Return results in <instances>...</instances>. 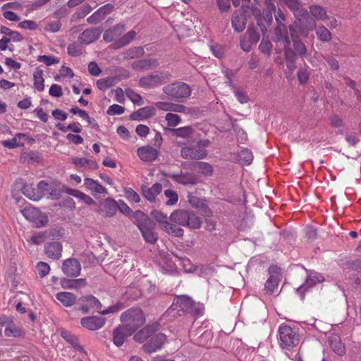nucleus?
<instances>
[{
    "label": "nucleus",
    "mask_w": 361,
    "mask_h": 361,
    "mask_svg": "<svg viewBox=\"0 0 361 361\" xmlns=\"http://www.w3.org/2000/svg\"><path fill=\"white\" fill-rule=\"evenodd\" d=\"M137 154L143 161H152L158 157V149L155 147L146 145L139 147Z\"/></svg>",
    "instance_id": "ddd939ff"
},
{
    "label": "nucleus",
    "mask_w": 361,
    "mask_h": 361,
    "mask_svg": "<svg viewBox=\"0 0 361 361\" xmlns=\"http://www.w3.org/2000/svg\"><path fill=\"white\" fill-rule=\"evenodd\" d=\"M159 109L164 111H171L178 113L189 114L190 109L184 105L171 102H159Z\"/></svg>",
    "instance_id": "b1692460"
},
{
    "label": "nucleus",
    "mask_w": 361,
    "mask_h": 361,
    "mask_svg": "<svg viewBox=\"0 0 361 361\" xmlns=\"http://www.w3.org/2000/svg\"><path fill=\"white\" fill-rule=\"evenodd\" d=\"M162 90L166 97L169 99H185L191 94L190 87L181 82L167 85Z\"/></svg>",
    "instance_id": "39448f33"
},
{
    "label": "nucleus",
    "mask_w": 361,
    "mask_h": 361,
    "mask_svg": "<svg viewBox=\"0 0 361 361\" xmlns=\"http://www.w3.org/2000/svg\"><path fill=\"white\" fill-rule=\"evenodd\" d=\"M124 307H124L123 304L122 302H119L111 307H109L107 309H105L104 310H101L100 314L105 315V314H108L110 313H116V312H118V311L123 310Z\"/></svg>",
    "instance_id": "864d4df0"
},
{
    "label": "nucleus",
    "mask_w": 361,
    "mask_h": 361,
    "mask_svg": "<svg viewBox=\"0 0 361 361\" xmlns=\"http://www.w3.org/2000/svg\"><path fill=\"white\" fill-rule=\"evenodd\" d=\"M324 280V276L318 273L310 274L306 280L305 283L300 286L298 289L297 292L300 295L302 299L304 298V293L307 290V288L312 286L317 283H321Z\"/></svg>",
    "instance_id": "f3484780"
},
{
    "label": "nucleus",
    "mask_w": 361,
    "mask_h": 361,
    "mask_svg": "<svg viewBox=\"0 0 361 361\" xmlns=\"http://www.w3.org/2000/svg\"><path fill=\"white\" fill-rule=\"evenodd\" d=\"M143 238L147 242L154 243L157 241V236L149 228L140 227Z\"/></svg>",
    "instance_id": "de8ad7c7"
},
{
    "label": "nucleus",
    "mask_w": 361,
    "mask_h": 361,
    "mask_svg": "<svg viewBox=\"0 0 361 361\" xmlns=\"http://www.w3.org/2000/svg\"><path fill=\"white\" fill-rule=\"evenodd\" d=\"M310 78V73L306 69H300L298 72V78L301 84H305Z\"/></svg>",
    "instance_id": "680f3d73"
},
{
    "label": "nucleus",
    "mask_w": 361,
    "mask_h": 361,
    "mask_svg": "<svg viewBox=\"0 0 361 361\" xmlns=\"http://www.w3.org/2000/svg\"><path fill=\"white\" fill-rule=\"evenodd\" d=\"M79 302L81 305V310L83 313H87L90 311H96L100 314L102 304L98 299L92 295H87L80 298Z\"/></svg>",
    "instance_id": "6e6552de"
},
{
    "label": "nucleus",
    "mask_w": 361,
    "mask_h": 361,
    "mask_svg": "<svg viewBox=\"0 0 361 361\" xmlns=\"http://www.w3.org/2000/svg\"><path fill=\"white\" fill-rule=\"evenodd\" d=\"M18 26L21 28L27 30H36L37 28V24L35 21L30 20H25L20 22L18 24Z\"/></svg>",
    "instance_id": "e2e57ef3"
},
{
    "label": "nucleus",
    "mask_w": 361,
    "mask_h": 361,
    "mask_svg": "<svg viewBox=\"0 0 361 361\" xmlns=\"http://www.w3.org/2000/svg\"><path fill=\"white\" fill-rule=\"evenodd\" d=\"M157 329L158 324L157 322L148 324L134 336V339L136 341L142 343L145 341L150 340L153 337L158 338L157 334Z\"/></svg>",
    "instance_id": "1a4fd4ad"
},
{
    "label": "nucleus",
    "mask_w": 361,
    "mask_h": 361,
    "mask_svg": "<svg viewBox=\"0 0 361 361\" xmlns=\"http://www.w3.org/2000/svg\"><path fill=\"white\" fill-rule=\"evenodd\" d=\"M102 207L101 211L105 216L108 217L114 216L118 209L117 202L111 197L105 199L102 203Z\"/></svg>",
    "instance_id": "aec40b11"
},
{
    "label": "nucleus",
    "mask_w": 361,
    "mask_h": 361,
    "mask_svg": "<svg viewBox=\"0 0 361 361\" xmlns=\"http://www.w3.org/2000/svg\"><path fill=\"white\" fill-rule=\"evenodd\" d=\"M84 185L85 188L90 191L92 195L97 194L105 195L107 193V190L99 181L93 180L92 178H86L84 179Z\"/></svg>",
    "instance_id": "6ab92c4d"
},
{
    "label": "nucleus",
    "mask_w": 361,
    "mask_h": 361,
    "mask_svg": "<svg viewBox=\"0 0 361 361\" xmlns=\"http://www.w3.org/2000/svg\"><path fill=\"white\" fill-rule=\"evenodd\" d=\"M126 94L127 97L134 104L138 106L143 104V100L142 97L135 92L134 90L128 89L126 90Z\"/></svg>",
    "instance_id": "a19ab883"
},
{
    "label": "nucleus",
    "mask_w": 361,
    "mask_h": 361,
    "mask_svg": "<svg viewBox=\"0 0 361 361\" xmlns=\"http://www.w3.org/2000/svg\"><path fill=\"white\" fill-rule=\"evenodd\" d=\"M121 322L130 333L135 332L146 322L145 314L140 308H130L121 314Z\"/></svg>",
    "instance_id": "f257e3e1"
},
{
    "label": "nucleus",
    "mask_w": 361,
    "mask_h": 361,
    "mask_svg": "<svg viewBox=\"0 0 361 361\" xmlns=\"http://www.w3.org/2000/svg\"><path fill=\"white\" fill-rule=\"evenodd\" d=\"M68 53L71 56H77L82 54V49L76 44H70L68 47Z\"/></svg>",
    "instance_id": "774afa93"
},
{
    "label": "nucleus",
    "mask_w": 361,
    "mask_h": 361,
    "mask_svg": "<svg viewBox=\"0 0 361 361\" xmlns=\"http://www.w3.org/2000/svg\"><path fill=\"white\" fill-rule=\"evenodd\" d=\"M113 9L114 6L110 4H107L100 7L97 11L88 17L87 18V21L90 24H97L102 20L106 15L109 14Z\"/></svg>",
    "instance_id": "4468645a"
},
{
    "label": "nucleus",
    "mask_w": 361,
    "mask_h": 361,
    "mask_svg": "<svg viewBox=\"0 0 361 361\" xmlns=\"http://www.w3.org/2000/svg\"><path fill=\"white\" fill-rule=\"evenodd\" d=\"M170 219L171 221L191 229H199L202 224L200 217L194 212L185 209L174 211L171 214Z\"/></svg>",
    "instance_id": "20e7f679"
},
{
    "label": "nucleus",
    "mask_w": 361,
    "mask_h": 361,
    "mask_svg": "<svg viewBox=\"0 0 361 361\" xmlns=\"http://www.w3.org/2000/svg\"><path fill=\"white\" fill-rule=\"evenodd\" d=\"M209 140H200L183 146L180 149V156L185 159H202L207 157L206 148L209 146Z\"/></svg>",
    "instance_id": "7ed1b4c3"
},
{
    "label": "nucleus",
    "mask_w": 361,
    "mask_h": 361,
    "mask_svg": "<svg viewBox=\"0 0 361 361\" xmlns=\"http://www.w3.org/2000/svg\"><path fill=\"white\" fill-rule=\"evenodd\" d=\"M136 133L140 137H145L149 132V128L143 124H139L135 128Z\"/></svg>",
    "instance_id": "338daca9"
},
{
    "label": "nucleus",
    "mask_w": 361,
    "mask_h": 361,
    "mask_svg": "<svg viewBox=\"0 0 361 361\" xmlns=\"http://www.w3.org/2000/svg\"><path fill=\"white\" fill-rule=\"evenodd\" d=\"M279 344L284 350H291L298 345L300 335L293 327L287 324H281L278 329Z\"/></svg>",
    "instance_id": "f03ea898"
},
{
    "label": "nucleus",
    "mask_w": 361,
    "mask_h": 361,
    "mask_svg": "<svg viewBox=\"0 0 361 361\" xmlns=\"http://www.w3.org/2000/svg\"><path fill=\"white\" fill-rule=\"evenodd\" d=\"M92 11V7L89 4H84L82 5L80 9L78 11L76 14L79 18H84L85 16H87L89 13H90Z\"/></svg>",
    "instance_id": "69168bd1"
},
{
    "label": "nucleus",
    "mask_w": 361,
    "mask_h": 361,
    "mask_svg": "<svg viewBox=\"0 0 361 361\" xmlns=\"http://www.w3.org/2000/svg\"><path fill=\"white\" fill-rule=\"evenodd\" d=\"M317 37L322 42H329L331 39V33L324 25L319 26L316 29Z\"/></svg>",
    "instance_id": "4c0bfd02"
},
{
    "label": "nucleus",
    "mask_w": 361,
    "mask_h": 361,
    "mask_svg": "<svg viewBox=\"0 0 361 361\" xmlns=\"http://www.w3.org/2000/svg\"><path fill=\"white\" fill-rule=\"evenodd\" d=\"M239 157L240 160L247 165H249L253 159L252 153L248 149H243L239 154Z\"/></svg>",
    "instance_id": "8fccbe9b"
},
{
    "label": "nucleus",
    "mask_w": 361,
    "mask_h": 361,
    "mask_svg": "<svg viewBox=\"0 0 361 361\" xmlns=\"http://www.w3.org/2000/svg\"><path fill=\"white\" fill-rule=\"evenodd\" d=\"M4 334L7 337H20L25 334V331L11 322L5 329Z\"/></svg>",
    "instance_id": "473e14b6"
},
{
    "label": "nucleus",
    "mask_w": 361,
    "mask_h": 361,
    "mask_svg": "<svg viewBox=\"0 0 361 361\" xmlns=\"http://www.w3.org/2000/svg\"><path fill=\"white\" fill-rule=\"evenodd\" d=\"M154 114L155 111L152 107L145 106L131 114L129 118L131 121H142Z\"/></svg>",
    "instance_id": "4be33fe9"
},
{
    "label": "nucleus",
    "mask_w": 361,
    "mask_h": 361,
    "mask_svg": "<svg viewBox=\"0 0 361 361\" xmlns=\"http://www.w3.org/2000/svg\"><path fill=\"white\" fill-rule=\"evenodd\" d=\"M173 180L183 185H195L197 183L196 176L192 173H185L173 175Z\"/></svg>",
    "instance_id": "393cba45"
},
{
    "label": "nucleus",
    "mask_w": 361,
    "mask_h": 361,
    "mask_svg": "<svg viewBox=\"0 0 361 361\" xmlns=\"http://www.w3.org/2000/svg\"><path fill=\"white\" fill-rule=\"evenodd\" d=\"M23 194L32 200H38L40 199V195L38 192H35L32 185H25L23 188Z\"/></svg>",
    "instance_id": "c03bdc74"
},
{
    "label": "nucleus",
    "mask_w": 361,
    "mask_h": 361,
    "mask_svg": "<svg viewBox=\"0 0 361 361\" xmlns=\"http://www.w3.org/2000/svg\"><path fill=\"white\" fill-rule=\"evenodd\" d=\"M125 111V108L121 105H118V104H113V105H111L107 111H106V113L107 114L110 115V116H114V115H121L122 114H123Z\"/></svg>",
    "instance_id": "4d7b16f0"
},
{
    "label": "nucleus",
    "mask_w": 361,
    "mask_h": 361,
    "mask_svg": "<svg viewBox=\"0 0 361 361\" xmlns=\"http://www.w3.org/2000/svg\"><path fill=\"white\" fill-rule=\"evenodd\" d=\"M88 71L90 75L94 76H97L101 73V69L97 64V63L92 61L90 62L88 65Z\"/></svg>",
    "instance_id": "0e129e2a"
},
{
    "label": "nucleus",
    "mask_w": 361,
    "mask_h": 361,
    "mask_svg": "<svg viewBox=\"0 0 361 361\" xmlns=\"http://www.w3.org/2000/svg\"><path fill=\"white\" fill-rule=\"evenodd\" d=\"M24 217L32 222L37 227H42L48 221L47 216L34 207H26L21 211Z\"/></svg>",
    "instance_id": "423d86ee"
},
{
    "label": "nucleus",
    "mask_w": 361,
    "mask_h": 361,
    "mask_svg": "<svg viewBox=\"0 0 361 361\" xmlns=\"http://www.w3.org/2000/svg\"><path fill=\"white\" fill-rule=\"evenodd\" d=\"M171 131L173 135L183 138H190L191 135L194 132L193 129L190 126H185L178 128L176 129H172Z\"/></svg>",
    "instance_id": "e433bc0d"
},
{
    "label": "nucleus",
    "mask_w": 361,
    "mask_h": 361,
    "mask_svg": "<svg viewBox=\"0 0 361 361\" xmlns=\"http://www.w3.org/2000/svg\"><path fill=\"white\" fill-rule=\"evenodd\" d=\"M102 32L99 27H91L84 30L78 37V41L82 44H90L99 39Z\"/></svg>",
    "instance_id": "9b49d317"
},
{
    "label": "nucleus",
    "mask_w": 361,
    "mask_h": 361,
    "mask_svg": "<svg viewBox=\"0 0 361 361\" xmlns=\"http://www.w3.org/2000/svg\"><path fill=\"white\" fill-rule=\"evenodd\" d=\"M33 78L35 88L39 92L43 91L44 89L43 71L39 69L36 70L33 73Z\"/></svg>",
    "instance_id": "c9c22d12"
},
{
    "label": "nucleus",
    "mask_w": 361,
    "mask_h": 361,
    "mask_svg": "<svg viewBox=\"0 0 361 361\" xmlns=\"http://www.w3.org/2000/svg\"><path fill=\"white\" fill-rule=\"evenodd\" d=\"M269 277L264 284L267 294L271 295L278 288L279 282L281 279V269L277 266H271L269 269Z\"/></svg>",
    "instance_id": "0eeeda50"
},
{
    "label": "nucleus",
    "mask_w": 361,
    "mask_h": 361,
    "mask_svg": "<svg viewBox=\"0 0 361 361\" xmlns=\"http://www.w3.org/2000/svg\"><path fill=\"white\" fill-rule=\"evenodd\" d=\"M61 27V23L59 20L47 23L44 27V30L47 32H56L59 31Z\"/></svg>",
    "instance_id": "13d9d810"
},
{
    "label": "nucleus",
    "mask_w": 361,
    "mask_h": 361,
    "mask_svg": "<svg viewBox=\"0 0 361 361\" xmlns=\"http://www.w3.org/2000/svg\"><path fill=\"white\" fill-rule=\"evenodd\" d=\"M164 195L166 198L165 204L168 206L174 205L178 200V194L176 191L172 190H164Z\"/></svg>",
    "instance_id": "37998d69"
},
{
    "label": "nucleus",
    "mask_w": 361,
    "mask_h": 361,
    "mask_svg": "<svg viewBox=\"0 0 361 361\" xmlns=\"http://www.w3.org/2000/svg\"><path fill=\"white\" fill-rule=\"evenodd\" d=\"M210 49L216 58L222 59L224 56V48L218 44L212 45L210 47Z\"/></svg>",
    "instance_id": "052dcab7"
},
{
    "label": "nucleus",
    "mask_w": 361,
    "mask_h": 361,
    "mask_svg": "<svg viewBox=\"0 0 361 361\" xmlns=\"http://www.w3.org/2000/svg\"><path fill=\"white\" fill-rule=\"evenodd\" d=\"M56 298L66 307L73 305L77 299L76 296L70 292H59L56 295Z\"/></svg>",
    "instance_id": "a878e982"
},
{
    "label": "nucleus",
    "mask_w": 361,
    "mask_h": 361,
    "mask_svg": "<svg viewBox=\"0 0 361 361\" xmlns=\"http://www.w3.org/2000/svg\"><path fill=\"white\" fill-rule=\"evenodd\" d=\"M286 26L285 24H279L274 29V37L276 42H281L283 39V36L286 34Z\"/></svg>",
    "instance_id": "a18cd8bd"
},
{
    "label": "nucleus",
    "mask_w": 361,
    "mask_h": 361,
    "mask_svg": "<svg viewBox=\"0 0 361 361\" xmlns=\"http://www.w3.org/2000/svg\"><path fill=\"white\" fill-rule=\"evenodd\" d=\"M271 49L272 44L271 42L269 39H262L259 45V51L264 54L269 55L271 54Z\"/></svg>",
    "instance_id": "6e6d98bb"
},
{
    "label": "nucleus",
    "mask_w": 361,
    "mask_h": 361,
    "mask_svg": "<svg viewBox=\"0 0 361 361\" xmlns=\"http://www.w3.org/2000/svg\"><path fill=\"white\" fill-rule=\"evenodd\" d=\"M133 334L130 333L129 329H126L124 325H119L113 331V342L116 346L120 347Z\"/></svg>",
    "instance_id": "dca6fc26"
},
{
    "label": "nucleus",
    "mask_w": 361,
    "mask_h": 361,
    "mask_svg": "<svg viewBox=\"0 0 361 361\" xmlns=\"http://www.w3.org/2000/svg\"><path fill=\"white\" fill-rule=\"evenodd\" d=\"M37 61L44 63L46 66H51L54 64L59 63L60 62L59 59L51 56L40 55L37 57Z\"/></svg>",
    "instance_id": "49530a36"
},
{
    "label": "nucleus",
    "mask_w": 361,
    "mask_h": 361,
    "mask_svg": "<svg viewBox=\"0 0 361 361\" xmlns=\"http://www.w3.org/2000/svg\"><path fill=\"white\" fill-rule=\"evenodd\" d=\"M161 224L159 223V226ZM163 229L169 234L175 236V237H180L183 235L184 231L180 227H178L176 225H173L169 222H164L161 224Z\"/></svg>",
    "instance_id": "7c9ffc66"
},
{
    "label": "nucleus",
    "mask_w": 361,
    "mask_h": 361,
    "mask_svg": "<svg viewBox=\"0 0 361 361\" xmlns=\"http://www.w3.org/2000/svg\"><path fill=\"white\" fill-rule=\"evenodd\" d=\"M143 345V350L147 353H152L157 351L158 348V338L153 337L150 340L145 341Z\"/></svg>",
    "instance_id": "ea45409f"
},
{
    "label": "nucleus",
    "mask_w": 361,
    "mask_h": 361,
    "mask_svg": "<svg viewBox=\"0 0 361 361\" xmlns=\"http://www.w3.org/2000/svg\"><path fill=\"white\" fill-rule=\"evenodd\" d=\"M143 195L146 199L151 202H154L158 195V183H155L151 188L144 186L142 188Z\"/></svg>",
    "instance_id": "f704fd0d"
},
{
    "label": "nucleus",
    "mask_w": 361,
    "mask_h": 361,
    "mask_svg": "<svg viewBox=\"0 0 361 361\" xmlns=\"http://www.w3.org/2000/svg\"><path fill=\"white\" fill-rule=\"evenodd\" d=\"M114 78H105L99 79L97 81V87L101 90H105L115 84Z\"/></svg>",
    "instance_id": "79ce46f5"
},
{
    "label": "nucleus",
    "mask_w": 361,
    "mask_h": 361,
    "mask_svg": "<svg viewBox=\"0 0 361 361\" xmlns=\"http://www.w3.org/2000/svg\"><path fill=\"white\" fill-rule=\"evenodd\" d=\"M125 196L131 202L137 203L140 200L139 195L132 188L125 190Z\"/></svg>",
    "instance_id": "603ef678"
},
{
    "label": "nucleus",
    "mask_w": 361,
    "mask_h": 361,
    "mask_svg": "<svg viewBox=\"0 0 361 361\" xmlns=\"http://www.w3.org/2000/svg\"><path fill=\"white\" fill-rule=\"evenodd\" d=\"M311 15L317 20H324L327 19L326 9L320 6L313 5L310 6Z\"/></svg>",
    "instance_id": "2f4dec72"
},
{
    "label": "nucleus",
    "mask_w": 361,
    "mask_h": 361,
    "mask_svg": "<svg viewBox=\"0 0 361 361\" xmlns=\"http://www.w3.org/2000/svg\"><path fill=\"white\" fill-rule=\"evenodd\" d=\"M137 33L135 30L129 31L115 42L114 47L116 49H119L128 44L135 37Z\"/></svg>",
    "instance_id": "c85d7f7f"
},
{
    "label": "nucleus",
    "mask_w": 361,
    "mask_h": 361,
    "mask_svg": "<svg viewBox=\"0 0 361 361\" xmlns=\"http://www.w3.org/2000/svg\"><path fill=\"white\" fill-rule=\"evenodd\" d=\"M231 24L237 32H241L245 28L246 19L243 15L234 13L231 18Z\"/></svg>",
    "instance_id": "bb28decb"
},
{
    "label": "nucleus",
    "mask_w": 361,
    "mask_h": 361,
    "mask_svg": "<svg viewBox=\"0 0 361 361\" xmlns=\"http://www.w3.org/2000/svg\"><path fill=\"white\" fill-rule=\"evenodd\" d=\"M67 192L68 194L82 201L85 204L87 205H92L95 203L94 200L90 196L80 190L69 189L68 190H67Z\"/></svg>",
    "instance_id": "c756f323"
},
{
    "label": "nucleus",
    "mask_w": 361,
    "mask_h": 361,
    "mask_svg": "<svg viewBox=\"0 0 361 361\" xmlns=\"http://www.w3.org/2000/svg\"><path fill=\"white\" fill-rule=\"evenodd\" d=\"M193 303V300L189 296L179 295L174 299V301L171 307L173 310L180 308L179 310L183 312H188L191 310Z\"/></svg>",
    "instance_id": "a211bd4d"
},
{
    "label": "nucleus",
    "mask_w": 361,
    "mask_h": 361,
    "mask_svg": "<svg viewBox=\"0 0 361 361\" xmlns=\"http://www.w3.org/2000/svg\"><path fill=\"white\" fill-rule=\"evenodd\" d=\"M105 323V318L95 316L85 317L82 318L80 321L82 326L90 331H96L102 328Z\"/></svg>",
    "instance_id": "9d476101"
},
{
    "label": "nucleus",
    "mask_w": 361,
    "mask_h": 361,
    "mask_svg": "<svg viewBox=\"0 0 361 361\" xmlns=\"http://www.w3.org/2000/svg\"><path fill=\"white\" fill-rule=\"evenodd\" d=\"M36 268H37L38 274L39 275V276L41 278H43L45 276H47L50 271V267H49V264L45 262H39L37 264Z\"/></svg>",
    "instance_id": "5fc2aeb1"
},
{
    "label": "nucleus",
    "mask_w": 361,
    "mask_h": 361,
    "mask_svg": "<svg viewBox=\"0 0 361 361\" xmlns=\"http://www.w3.org/2000/svg\"><path fill=\"white\" fill-rule=\"evenodd\" d=\"M293 41L294 49L298 53V54L301 57L305 56L307 53V49L305 44L298 39H293Z\"/></svg>",
    "instance_id": "09e8293b"
},
{
    "label": "nucleus",
    "mask_w": 361,
    "mask_h": 361,
    "mask_svg": "<svg viewBox=\"0 0 361 361\" xmlns=\"http://www.w3.org/2000/svg\"><path fill=\"white\" fill-rule=\"evenodd\" d=\"M62 270L68 276H78L80 273L81 266L76 259L70 258L63 262Z\"/></svg>",
    "instance_id": "f8f14e48"
},
{
    "label": "nucleus",
    "mask_w": 361,
    "mask_h": 361,
    "mask_svg": "<svg viewBox=\"0 0 361 361\" xmlns=\"http://www.w3.org/2000/svg\"><path fill=\"white\" fill-rule=\"evenodd\" d=\"M193 169L202 174L209 176L212 175L213 168L212 166L204 161H198L193 164Z\"/></svg>",
    "instance_id": "72a5a7b5"
},
{
    "label": "nucleus",
    "mask_w": 361,
    "mask_h": 361,
    "mask_svg": "<svg viewBox=\"0 0 361 361\" xmlns=\"http://www.w3.org/2000/svg\"><path fill=\"white\" fill-rule=\"evenodd\" d=\"M86 285L85 279H78L73 280H67L62 283V286L68 288H80Z\"/></svg>",
    "instance_id": "58836bf2"
},
{
    "label": "nucleus",
    "mask_w": 361,
    "mask_h": 361,
    "mask_svg": "<svg viewBox=\"0 0 361 361\" xmlns=\"http://www.w3.org/2000/svg\"><path fill=\"white\" fill-rule=\"evenodd\" d=\"M165 119L167 121L168 126L172 127L176 126L180 121L179 116L172 113H167Z\"/></svg>",
    "instance_id": "3c124183"
},
{
    "label": "nucleus",
    "mask_w": 361,
    "mask_h": 361,
    "mask_svg": "<svg viewBox=\"0 0 361 361\" xmlns=\"http://www.w3.org/2000/svg\"><path fill=\"white\" fill-rule=\"evenodd\" d=\"M49 94L54 97H60L63 95L62 88L60 85L53 84L49 88Z\"/></svg>",
    "instance_id": "bf43d9fd"
},
{
    "label": "nucleus",
    "mask_w": 361,
    "mask_h": 361,
    "mask_svg": "<svg viewBox=\"0 0 361 361\" xmlns=\"http://www.w3.org/2000/svg\"><path fill=\"white\" fill-rule=\"evenodd\" d=\"M72 162L76 166H80L88 170H95L98 168L96 161L86 158L73 157Z\"/></svg>",
    "instance_id": "cd10ccee"
},
{
    "label": "nucleus",
    "mask_w": 361,
    "mask_h": 361,
    "mask_svg": "<svg viewBox=\"0 0 361 361\" xmlns=\"http://www.w3.org/2000/svg\"><path fill=\"white\" fill-rule=\"evenodd\" d=\"M46 255L54 259H58L61 257L62 245L58 241L47 243L44 247Z\"/></svg>",
    "instance_id": "412c9836"
},
{
    "label": "nucleus",
    "mask_w": 361,
    "mask_h": 361,
    "mask_svg": "<svg viewBox=\"0 0 361 361\" xmlns=\"http://www.w3.org/2000/svg\"><path fill=\"white\" fill-rule=\"evenodd\" d=\"M329 343L332 350L339 356H342L345 353L344 344L341 342V338L337 335H333L329 337Z\"/></svg>",
    "instance_id": "5701e85b"
},
{
    "label": "nucleus",
    "mask_w": 361,
    "mask_h": 361,
    "mask_svg": "<svg viewBox=\"0 0 361 361\" xmlns=\"http://www.w3.org/2000/svg\"><path fill=\"white\" fill-rule=\"evenodd\" d=\"M125 30L126 27L124 25L117 24L104 32L103 39L106 42H116Z\"/></svg>",
    "instance_id": "2eb2a0df"
}]
</instances>
